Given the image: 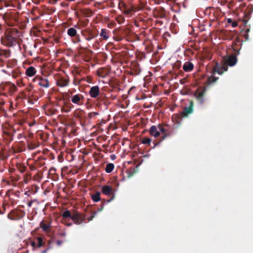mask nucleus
Masks as SVG:
<instances>
[{"instance_id":"2eb2a0df","label":"nucleus","mask_w":253,"mask_h":253,"mask_svg":"<svg viewBox=\"0 0 253 253\" xmlns=\"http://www.w3.org/2000/svg\"><path fill=\"white\" fill-rule=\"evenodd\" d=\"M69 80L68 78H61L57 82V84L60 87H65L68 85Z\"/></svg>"},{"instance_id":"f3484780","label":"nucleus","mask_w":253,"mask_h":253,"mask_svg":"<svg viewBox=\"0 0 253 253\" xmlns=\"http://www.w3.org/2000/svg\"><path fill=\"white\" fill-rule=\"evenodd\" d=\"M5 88L8 91L9 93L12 94L17 89V87L14 84L8 83L5 85Z\"/></svg>"},{"instance_id":"8fccbe9b","label":"nucleus","mask_w":253,"mask_h":253,"mask_svg":"<svg viewBox=\"0 0 253 253\" xmlns=\"http://www.w3.org/2000/svg\"><path fill=\"white\" fill-rule=\"evenodd\" d=\"M37 244H36V243L35 242H34V241L32 242V243H31V246H32L33 247L35 248V247H36L37 246Z\"/></svg>"},{"instance_id":"0eeeda50","label":"nucleus","mask_w":253,"mask_h":253,"mask_svg":"<svg viewBox=\"0 0 253 253\" xmlns=\"http://www.w3.org/2000/svg\"><path fill=\"white\" fill-rule=\"evenodd\" d=\"M25 212L21 210L14 209L12 210L7 215V217L10 220H19L24 217Z\"/></svg>"},{"instance_id":"6e6d98bb","label":"nucleus","mask_w":253,"mask_h":253,"mask_svg":"<svg viewBox=\"0 0 253 253\" xmlns=\"http://www.w3.org/2000/svg\"><path fill=\"white\" fill-rule=\"evenodd\" d=\"M22 137V134L21 133H19L18 135V138L20 139Z\"/></svg>"},{"instance_id":"de8ad7c7","label":"nucleus","mask_w":253,"mask_h":253,"mask_svg":"<svg viewBox=\"0 0 253 253\" xmlns=\"http://www.w3.org/2000/svg\"><path fill=\"white\" fill-rule=\"evenodd\" d=\"M30 169L31 170H35L36 169V168L34 165H30Z\"/></svg>"},{"instance_id":"6e6552de","label":"nucleus","mask_w":253,"mask_h":253,"mask_svg":"<svg viewBox=\"0 0 253 253\" xmlns=\"http://www.w3.org/2000/svg\"><path fill=\"white\" fill-rule=\"evenodd\" d=\"M101 192L105 195L112 196L110 199L107 201V203L111 202L114 199V190L111 186L108 185L103 186L101 188Z\"/></svg>"},{"instance_id":"5fc2aeb1","label":"nucleus","mask_w":253,"mask_h":253,"mask_svg":"<svg viewBox=\"0 0 253 253\" xmlns=\"http://www.w3.org/2000/svg\"><path fill=\"white\" fill-rule=\"evenodd\" d=\"M3 32L2 28V25L0 24V35L2 34Z\"/></svg>"},{"instance_id":"9d476101","label":"nucleus","mask_w":253,"mask_h":253,"mask_svg":"<svg viewBox=\"0 0 253 253\" xmlns=\"http://www.w3.org/2000/svg\"><path fill=\"white\" fill-rule=\"evenodd\" d=\"M141 71L139 63L137 61H132L130 64L129 74L131 76H136L140 73Z\"/></svg>"},{"instance_id":"4468645a","label":"nucleus","mask_w":253,"mask_h":253,"mask_svg":"<svg viewBox=\"0 0 253 253\" xmlns=\"http://www.w3.org/2000/svg\"><path fill=\"white\" fill-rule=\"evenodd\" d=\"M205 92V90H203L199 92H196L195 94L196 100L200 104H203L204 102Z\"/></svg>"},{"instance_id":"a18cd8bd","label":"nucleus","mask_w":253,"mask_h":253,"mask_svg":"<svg viewBox=\"0 0 253 253\" xmlns=\"http://www.w3.org/2000/svg\"><path fill=\"white\" fill-rule=\"evenodd\" d=\"M36 201H37L36 200H31L30 202H29L27 204L28 207H31L32 206L33 203L34 202H36Z\"/></svg>"},{"instance_id":"e433bc0d","label":"nucleus","mask_w":253,"mask_h":253,"mask_svg":"<svg viewBox=\"0 0 253 253\" xmlns=\"http://www.w3.org/2000/svg\"><path fill=\"white\" fill-rule=\"evenodd\" d=\"M116 21L119 24L123 23L125 21V18L122 16L117 17L116 18Z\"/></svg>"},{"instance_id":"79ce46f5","label":"nucleus","mask_w":253,"mask_h":253,"mask_svg":"<svg viewBox=\"0 0 253 253\" xmlns=\"http://www.w3.org/2000/svg\"><path fill=\"white\" fill-rule=\"evenodd\" d=\"M133 11V9H131V8H127L126 7L125 8V10L124 11V13L126 14H130L131 11Z\"/></svg>"},{"instance_id":"052dcab7","label":"nucleus","mask_w":253,"mask_h":253,"mask_svg":"<svg viewBox=\"0 0 253 253\" xmlns=\"http://www.w3.org/2000/svg\"><path fill=\"white\" fill-rule=\"evenodd\" d=\"M72 225V223H71L67 224V226H71Z\"/></svg>"},{"instance_id":"13d9d810","label":"nucleus","mask_w":253,"mask_h":253,"mask_svg":"<svg viewBox=\"0 0 253 253\" xmlns=\"http://www.w3.org/2000/svg\"><path fill=\"white\" fill-rule=\"evenodd\" d=\"M35 124V123L33 122L32 123L29 124V125L30 126H32L34 125Z\"/></svg>"},{"instance_id":"49530a36","label":"nucleus","mask_w":253,"mask_h":253,"mask_svg":"<svg viewBox=\"0 0 253 253\" xmlns=\"http://www.w3.org/2000/svg\"><path fill=\"white\" fill-rule=\"evenodd\" d=\"M33 193L32 192H31L30 190H28L25 192V194L27 195L28 196H29L31 194Z\"/></svg>"},{"instance_id":"4c0bfd02","label":"nucleus","mask_w":253,"mask_h":253,"mask_svg":"<svg viewBox=\"0 0 253 253\" xmlns=\"http://www.w3.org/2000/svg\"><path fill=\"white\" fill-rule=\"evenodd\" d=\"M105 200L104 199L102 201V203H101V207L100 208H99L97 210V211H101L103 209V208H104V204L105 202Z\"/></svg>"},{"instance_id":"58836bf2","label":"nucleus","mask_w":253,"mask_h":253,"mask_svg":"<svg viewBox=\"0 0 253 253\" xmlns=\"http://www.w3.org/2000/svg\"><path fill=\"white\" fill-rule=\"evenodd\" d=\"M75 38L74 42H81V39L80 37V35L77 34V36L74 37Z\"/></svg>"},{"instance_id":"9b49d317","label":"nucleus","mask_w":253,"mask_h":253,"mask_svg":"<svg viewBox=\"0 0 253 253\" xmlns=\"http://www.w3.org/2000/svg\"><path fill=\"white\" fill-rule=\"evenodd\" d=\"M194 102L192 100L189 102V106L188 107H185L183 110L181 112L180 115L182 117H186L192 113L193 111Z\"/></svg>"},{"instance_id":"37998d69","label":"nucleus","mask_w":253,"mask_h":253,"mask_svg":"<svg viewBox=\"0 0 253 253\" xmlns=\"http://www.w3.org/2000/svg\"><path fill=\"white\" fill-rule=\"evenodd\" d=\"M58 235L62 237H65L66 236V233L65 231H61L58 233Z\"/></svg>"},{"instance_id":"4d7b16f0","label":"nucleus","mask_w":253,"mask_h":253,"mask_svg":"<svg viewBox=\"0 0 253 253\" xmlns=\"http://www.w3.org/2000/svg\"><path fill=\"white\" fill-rule=\"evenodd\" d=\"M227 22H228V23H231V22H232V19H230V18H229V19H228L227 20Z\"/></svg>"},{"instance_id":"6ab92c4d","label":"nucleus","mask_w":253,"mask_h":253,"mask_svg":"<svg viewBox=\"0 0 253 253\" xmlns=\"http://www.w3.org/2000/svg\"><path fill=\"white\" fill-rule=\"evenodd\" d=\"M37 70L33 66H30L26 70V75L28 77H33L36 75Z\"/></svg>"},{"instance_id":"c03bdc74","label":"nucleus","mask_w":253,"mask_h":253,"mask_svg":"<svg viewBox=\"0 0 253 253\" xmlns=\"http://www.w3.org/2000/svg\"><path fill=\"white\" fill-rule=\"evenodd\" d=\"M93 38H94L93 36L89 35L87 37H85V40L86 41H89L91 40Z\"/></svg>"},{"instance_id":"c756f323","label":"nucleus","mask_w":253,"mask_h":253,"mask_svg":"<svg viewBox=\"0 0 253 253\" xmlns=\"http://www.w3.org/2000/svg\"><path fill=\"white\" fill-rule=\"evenodd\" d=\"M20 75L21 72L18 68L14 69L12 72V76L14 78L19 77Z\"/></svg>"},{"instance_id":"4be33fe9","label":"nucleus","mask_w":253,"mask_h":253,"mask_svg":"<svg viewBox=\"0 0 253 253\" xmlns=\"http://www.w3.org/2000/svg\"><path fill=\"white\" fill-rule=\"evenodd\" d=\"M67 34L71 37H74L77 35V32L74 27L69 28L67 30Z\"/></svg>"},{"instance_id":"aec40b11","label":"nucleus","mask_w":253,"mask_h":253,"mask_svg":"<svg viewBox=\"0 0 253 253\" xmlns=\"http://www.w3.org/2000/svg\"><path fill=\"white\" fill-rule=\"evenodd\" d=\"M97 75L102 78H105L109 74L108 71L105 68H100L97 71Z\"/></svg>"},{"instance_id":"680f3d73","label":"nucleus","mask_w":253,"mask_h":253,"mask_svg":"<svg viewBox=\"0 0 253 253\" xmlns=\"http://www.w3.org/2000/svg\"><path fill=\"white\" fill-rule=\"evenodd\" d=\"M40 165L41 166H42L44 165V162H41L40 163Z\"/></svg>"},{"instance_id":"473e14b6","label":"nucleus","mask_w":253,"mask_h":253,"mask_svg":"<svg viewBox=\"0 0 253 253\" xmlns=\"http://www.w3.org/2000/svg\"><path fill=\"white\" fill-rule=\"evenodd\" d=\"M151 142V139L148 137H144L142 140V143L144 144L150 145Z\"/></svg>"},{"instance_id":"774afa93","label":"nucleus","mask_w":253,"mask_h":253,"mask_svg":"<svg viewBox=\"0 0 253 253\" xmlns=\"http://www.w3.org/2000/svg\"><path fill=\"white\" fill-rule=\"evenodd\" d=\"M10 26H12L13 25V24H9Z\"/></svg>"},{"instance_id":"f03ea898","label":"nucleus","mask_w":253,"mask_h":253,"mask_svg":"<svg viewBox=\"0 0 253 253\" xmlns=\"http://www.w3.org/2000/svg\"><path fill=\"white\" fill-rule=\"evenodd\" d=\"M62 217L63 220H65L69 217L71 218L74 223L77 225L81 224L82 222H84L85 220V216L84 214L75 211L71 213L70 211L66 210L62 213Z\"/></svg>"},{"instance_id":"39448f33","label":"nucleus","mask_w":253,"mask_h":253,"mask_svg":"<svg viewBox=\"0 0 253 253\" xmlns=\"http://www.w3.org/2000/svg\"><path fill=\"white\" fill-rule=\"evenodd\" d=\"M88 93L91 98H95L96 101L102 100L104 97V93L100 92V88L98 85L91 87Z\"/></svg>"},{"instance_id":"e2e57ef3","label":"nucleus","mask_w":253,"mask_h":253,"mask_svg":"<svg viewBox=\"0 0 253 253\" xmlns=\"http://www.w3.org/2000/svg\"><path fill=\"white\" fill-rule=\"evenodd\" d=\"M82 35H83L84 36H85V35H84V31H82Z\"/></svg>"},{"instance_id":"a878e982","label":"nucleus","mask_w":253,"mask_h":253,"mask_svg":"<svg viewBox=\"0 0 253 253\" xmlns=\"http://www.w3.org/2000/svg\"><path fill=\"white\" fill-rule=\"evenodd\" d=\"M158 16L160 18H164L166 17V12L164 8L161 7L157 12Z\"/></svg>"},{"instance_id":"bf43d9fd","label":"nucleus","mask_w":253,"mask_h":253,"mask_svg":"<svg viewBox=\"0 0 253 253\" xmlns=\"http://www.w3.org/2000/svg\"><path fill=\"white\" fill-rule=\"evenodd\" d=\"M47 252V249L44 250L42 252V253H46Z\"/></svg>"},{"instance_id":"69168bd1","label":"nucleus","mask_w":253,"mask_h":253,"mask_svg":"<svg viewBox=\"0 0 253 253\" xmlns=\"http://www.w3.org/2000/svg\"><path fill=\"white\" fill-rule=\"evenodd\" d=\"M24 180H25V183H27V180H26V178H24Z\"/></svg>"},{"instance_id":"a211bd4d","label":"nucleus","mask_w":253,"mask_h":253,"mask_svg":"<svg viewBox=\"0 0 253 253\" xmlns=\"http://www.w3.org/2000/svg\"><path fill=\"white\" fill-rule=\"evenodd\" d=\"M110 31L106 29H102L100 36L103 40H107L109 38Z\"/></svg>"},{"instance_id":"7ed1b4c3","label":"nucleus","mask_w":253,"mask_h":253,"mask_svg":"<svg viewBox=\"0 0 253 253\" xmlns=\"http://www.w3.org/2000/svg\"><path fill=\"white\" fill-rule=\"evenodd\" d=\"M18 31L16 29H10L5 34L6 44L8 46H13L17 43Z\"/></svg>"},{"instance_id":"b1692460","label":"nucleus","mask_w":253,"mask_h":253,"mask_svg":"<svg viewBox=\"0 0 253 253\" xmlns=\"http://www.w3.org/2000/svg\"><path fill=\"white\" fill-rule=\"evenodd\" d=\"M97 102L101 104H104L105 106V108H107L108 104H109V102L106 96V94L104 93V97L103 99L102 100H98Z\"/></svg>"},{"instance_id":"3c124183","label":"nucleus","mask_w":253,"mask_h":253,"mask_svg":"<svg viewBox=\"0 0 253 253\" xmlns=\"http://www.w3.org/2000/svg\"><path fill=\"white\" fill-rule=\"evenodd\" d=\"M29 138H33V137H34V133H30L29 134V136H28Z\"/></svg>"},{"instance_id":"f257e3e1","label":"nucleus","mask_w":253,"mask_h":253,"mask_svg":"<svg viewBox=\"0 0 253 253\" xmlns=\"http://www.w3.org/2000/svg\"><path fill=\"white\" fill-rule=\"evenodd\" d=\"M237 62V59L236 56L231 55L227 57H224L222 60V64L219 65L216 64L213 68V72L217 73L219 75H222L224 72L228 70V66H233Z\"/></svg>"},{"instance_id":"f704fd0d","label":"nucleus","mask_w":253,"mask_h":253,"mask_svg":"<svg viewBox=\"0 0 253 253\" xmlns=\"http://www.w3.org/2000/svg\"><path fill=\"white\" fill-rule=\"evenodd\" d=\"M71 110V107L65 105L62 108V111L66 113H68Z\"/></svg>"},{"instance_id":"c85d7f7f","label":"nucleus","mask_w":253,"mask_h":253,"mask_svg":"<svg viewBox=\"0 0 253 253\" xmlns=\"http://www.w3.org/2000/svg\"><path fill=\"white\" fill-rule=\"evenodd\" d=\"M114 169V165L112 163L108 164L105 168V171L107 173L111 172Z\"/></svg>"},{"instance_id":"20e7f679","label":"nucleus","mask_w":253,"mask_h":253,"mask_svg":"<svg viewBox=\"0 0 253 253\" xmlns=\"http://www.w3.org/2000/svg\"><path fill=\"white\" fill-rule=\"evenodd\" d=\"M75 91L76 90L69 91V98L70 99L71 102L79 106L83 105L84 101V95L81 93L74 94V93Z\"/></svg>"},{"instance_id":"5701e85b","label":"nucleus","mask_w":253,"mask_h":253,"mask_svg":"<svg viewBox=\"0 0 253 253\" xmlns=\"http://www.w3.org/2000/svg\"><path fill=\"white\" fill-rule=\"evenodd\" d=\"M91 199L94 202H98L100 201V193L99 192H97L94 194L92 195Z\"/></svg>"},{"instance_id":"a19ab883","label":"nucleus","mask_w":253,"mask_h":253,"mask_svg":"<svg viewBox=\"0 0 253 253\" xmlns=\"http://www.w3.org/2000/svg\"><path fill=\"white\" fill-rule=\"evenodd\" d=\"M98 114V113H96V112H91V113H88V116L89 118H91L92 117H95L96 115H97Z\"/></svg>"},{"instance_id":"dca6fc26","label":"nucleus","mask_w":253,"mask_h":253,"mask_svg":"<svg viewBox=\"0 0 253 253\" xmlns=\"http://www.w3.org/2000/svg\"><path fill=\"white\" fill-rule=\"evenodd\" d=\"M194 65L192 63L187 61L183 66V69L185 72H189L193 70Z\"/></svg>"},{"instance_id":"603ef678","label":"nucleus","mask_w":253,"mask_h":253,"mask_svg":"<svg viewBox=\"0 0 253 253\" xmlns=\"http://www.w3.org/2000/svg\"><path fill=\"white\" fill-rule=\"evenodd\" d=\"M56 243L58 246H60L62 244V242L60 240H58L56 241Z\"/></svg>"},{"instance_id":"338daca9","label":"nucleus","mask_w":253,"mask_h":253,"mask_svg":"<svg viewBox=\"0 0 253 253\" xmlns=\"http://www.w3.org/2000/svg\"><path fill=\"white\" fill-rule=\"evenodd\" d=\"M247 21H245V20L244 21V23H245V24H247Z\"/></svg>"},{"instance_id":"cd10ccee","label":"nucleus","mask_w":253,"mask_h":253,"mask_svg":"<svg viewBox=\"0 0 253 253\" xmlns=\"http://www.w3.org/2000/svg\"><path fill=\"white\" fill-rule=\"evenodd\" d=\"M16 167H17V169H18V170L21 173H23L24 171H25V170L26 169V167L23 164H21V163L17 164L16 165Z\"/></svg>"},{"instance_id":"0e129e2a","label":"nucleus","mask_w":253,"mask_h":253,"mask_svg":"<svg viewBox=\"0 0 253 253\" xmlns=\"http://www.w3.org/2000/svg\"><path fill=\"white\" fill-rule=\"evenodd\" d=\"M21 1L22 2H25V0H21Z\"/></svg>"},{"instance_id":"bb28decb","label":"nucleus","mask_w":253,"mask_h":253,"mask_svg":"<svg viewBox=\"0 0 253 253\" xmlns=\"http://www.w3.org/2000/svg\"><path fill=\"white\" fill-rule=\"evenodd\" d=\"M40 227L42 228V230L44 232H48L50 229V226L44 222L42 221L40 224Z\"/></svg>"},{"instance_id":"f8f14e48","label":"nucleus","mask_w":253,"mask_h":253,"mask_svg":"<svg viewBox=\"0 0 253 253\" xmlns=\"http://www.w3.org/2000/svg\"><path fill=\"white\" fill-rule=\"evenodd\" d=\"M167 125H162V124H159L158 125V128L159 129V131L161 132L163 134V135L161 137V140H163L165 139H166L167 137L170 136V133L168 131V130L166 129L165 127V126H167Z\"/></svg>"},{"instance_id":"ea45409f","label":"nucleus","mask_w":253,"mask_h":253,"mask_svg":"<svg viewBox=\"0 0 253 253\" xmlns=\"http://www.w3.org/2000/svg\"><path fill=\"white\" fill-rule=\"evenodd\" d=\"M96 213H97V211H95L94 212H93L92 213V215L87 218V220L89 221L92 220L93 219V218L94 217V216Z\"/></svg>"},{"instance_id":"72a5a7b5","label":"nucleus","mask_w":253,"mask_h":253,"mask_svg":"<svg viewBox=\"0 0 253 253\" xmlns=\"http://www.w3.org/2000/svg\"><path fill=\"white\" fill-rule=\"evenodd\" d=\"M181 65V61L178 60L174 63V64L173 66V68L175 70H178L180 68Z\"/></svg>"},{"instance_id":"1a4fd4ad","label":"nucleus","mask_w":253,"mask_h":253,"mask_svg":"<svg viewBox=\"0 0 253 253\" xmlns=\"http://www.w3.org/2000/svg\"><path fill=\"white\" fill-rule=\"evenodd\" d=\"M33 81L41 87L48 88L49 86V83L46 78H43L40 76H37L34 79Z\"/></svg>"},{"instance_id":"2f4dec72","label":"nucleus","mask_w":253,"mask_h":253,"mask_svg":"<svg viewBox=\"0 0 253 253\" xmlns=\"http://www.w3.org/2000/svg\"><path fill=\"white\" fill-rule=\"evenodd\" d=\"M37 240H38V243L37 244V247L40 248V247H42L43 245V244H44V242H43V239L42 237H38Z\"/></svg>"},{"instance_id":"393cba45","label":"nucleus","mask_w":253,"mask_h":253,"mask_svg":"<svg viewBox=\"0 0 253 253\" xmlns=\"http://www.w3.org/2000/svg\"><path fill=\"white\" fill-rule=\"evenodd\" d=\"M10 55V51L9 50L6 49H0V56L4 57H8Z\"/></svg>"},{"instance_id":"7c9ffc66","label":"nucleus","mask_w":253,"mask_h":253,"mask_svg":"<svg viewBox=\"0 0 253 253\" xmlns=\"http://www.w3.org/2000/svg\"><path fill=\"white\" fill-rule=\"evenodd\" d=\"M218 79V77H215L213 76H211V77L208 78V82L209 84H212L214 83Z\"/></svg>"},{"instance_id":"09e8293b","label":"nucleus","mask_w":253,"mask_h":253,"mask_svg":"<svg viewBox=\"0 0 253 253\" xmlns=\"http://www.w3.org/2000/svg\"><path fill=\"white\" fill-rule=\"evenodd\" d=\"M56 171V169L54 168H51L49 169V172L51 173V172H55Z\"/></svg>"},{"instance_id":"412c9836","label":"nucleus","mask_w":253,"mask_h":253,"mask_svg":"<svg viewBox=\"0 0 253 253\" xmlns=\"http://www.w3.org/2000/svg\"><path fill=\"white\" fill-rule=\"evenodd\" d=\"M27 147L29 150L34 149L39 146V143L31 141L29 140H27Z\"/></svg>"},{"instance_id":"c9c22d12","label":"nucleus","mask_w":253,"mask_h":253,"mask_svg":"<svg viewBox=\"0 0 253 253\" xmlns=\"http://www.w3.org/2000/svg\"><path fill=\"white\" fill-rule=\"evenodd\" d=\"M16 61L15 60H13L10 62H8L7 64V67L8 68H13L16 65Z\"/></svg>"},{"instance_id":"864d4df0","label":"nucleus","mask_w":253,"mask_h":253,"mask_svg":"<svg viewBox=\"0 0 253 253\" xmlns=\"http://www.w3.org/2000/svg\"><path fill=\"white\" fill-rule=\"evenodd\" d=\"M232 26L233 27H235L237 26V23L236 22H233L232 24Z\"/></svg>"},{"instance_id":"423d86ee","label":"nucleus","mask_w":253,"mask_h":253,"mask_svg":"<svg viewBox=\"0 0 253 253\" xmlns=\"http://www.w3.org/2000/svg\"><path fill=\"white\" fill-rule=\"evenodd\" d=\"M5 196L8 198L11 204L15 205L17 204L18 199L20 197V191L10 189L6 192Z\"/></svg>"},{"instance_id":"ddd939ff","label":"nucleus","mask_w":253,"mask_h":253,"mask_svg":"<svg viewBox=\"0 0 253 253\" xmlns=\"http://www.w3.org/2000/svg\"><path fill=\"white\" fill-rule=\"evenodd\" d=\"M149 133L150 135L154 136L155 138H157L160 135V132L159 131L158 126H152L150 127L149 129Z\"/></svg>"}]
</instances>
